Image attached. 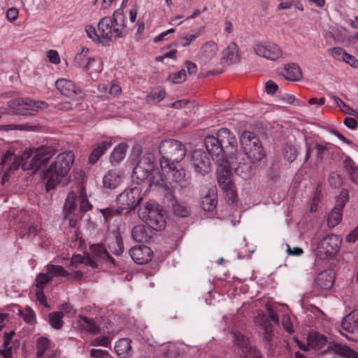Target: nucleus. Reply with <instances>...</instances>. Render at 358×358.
Listing matches in <instances>:
<instances>
[{
	"mask_svg": "<svg viewBox=\"0 0 358 358\" xmlns=\"http://www.w3.org/2000/svg\"><path fill=\"white\" fill-rule=\"evenodd\" d=\"M330 96L341 110L348 114H352L353 110L347 106L339 97L335 95H331Z\"/></svg>",
	"mask_w": 358,
	"mask_h": 358,
	"instance_id": "59",
	"label": "nucleus"
},
{
	"mask_svg": "<svg viewBox=\"0 0 358 358\" xmlns=\"http://www.w3.org/2000/svg\"><path fill=\"white\" fill-rule=\"evenodd\" d=\"M343 62L348 64L353 68H358V59H357V58L355 56L348 52L346 53V55H344L343 58Z\"/></svg>",
	"mask_w": 358,
	"mask_h": 358,
	"instance_id": "63",
	"label": "nucleus"
},
{
	"mask_svg": "<svg viewBox=\"0 0 358 358\" xmlns=\"http://www.w3.org/2000/svg\"><path fill=\"white\" fill-rule=\"evenodd\" d=\"M52 278L48 272L39 273L36 278V286L40 290H43L44 286L51 281Z\"/></svg>",
	"mask_w": 358,
	"mask_h": 358,
	"instance_id": "49",
	"label": "nucleus"
},
{
	"mask_svg": "<svg viewBox=\"0 0 358 358\" xmlns=\"http://www.w3.org/2000/svg\"><path fill=\"white\" fill-rule=\"evenodd\" d=\"M124 28V15L120 9L116 10L113 17H102L98 23L99 36L102 41H109L122 36Z\"/></svg>",
	"mask_w": 358,
	"mask_h": 358,
	"instance_id": "3",
	"label": "nucleus"
},
{
	"mask_svg": "<svg viewBox=\"0 0 358 358\" xmlns=\"http://www.w3.org/2000/svg\"><path fill=\"white\" fill-rule=\"evenodd\" d=\"M131 236L136 242H148L151 238L150 229L143 224L136 225L132 229Z\"/></svg>",
	"mask_w": 358,
	"mask_h": 358,
	"instance_id": "28",
	"label": "nucleus"
},
{
	"mask_svg": "<svg viewBox=\"0 0 358 358\" xmlns=\"http://www.w3.org/2000/svg\"><path fill=\"white\" fill-rule=\"evenodd\" d=\"M109 248L114 255L117 256L122 255L124 251V243L122 237L117 236L115 241L110 243Z\"/></svg>",
	"mask_w": 358,
	"mask_h": 358,
	"instance_id": "47",
	"label": "nucleus"
},
{
	"mask_svg": "<svg viewBox=\"0 0 358 358\" xmlns=\"http://www.w3.org/2000/svg\"><path fill=\"white\" fill-rule=\"evenodd\" d=\"M56 154V149L52 145L41 146L34 150L29 165L27 162L22 164L23 170H36Z\"/></svg>",
	"mask_w": 358,
	"mask_h": 358,
	"instance_id": "10",
	"label": "nucleus"
},
{
	"mask_svg": "<svg viewBox=\"0 0 358 358\" xmlns=\"http://www.w3.org/2000/svg\"><path fill=\"white\" fill-rule=\"evenodd\" d=\"M199 36V33L188 34L180 38V43L183 47H187L192 43L196 38Z\"/></svg>",
	"mask_w": 358,
	"mask_h": 358,
	"instance_id": "58",
	"label": "nucleus"
},
{
	"mask_svg": "<svg viewBox=\"0 0 358 358\" xmlns=\"http://www.w3.org/2000/svg\"><path fill=\"white\" fill-rule=\"evenodd\" d=\"M123 210H121V207H109L106 208H103L101 210V213L102 215L104 217L105 220L108 221L111 220L113 217L119 215Z\"/></svg>",
	"mask_w": 358,
	"mask_h": 358,
	"instance_id": "48",
	"label": "nucleus"
},
{
	"mask_svg": "<svg viewBox=\"0 0 358 358\" xmlns=\"http://www.w3.org/2000/svg\"><path fill=\"white\" fill-rule=\"evenodd\" d=\"M244 162H240L236 167H235V173L237 176L243 180H248L255 173L256 164L259 161H253L251 159L247 158V161L243 159Z\"/></svg>",
	"mask_w": 358,
	"mask_h": 358,
	"instance_id": "20",
	"label": "nucleus"
},
{
	"mask_svg": "<svg viewBox=\"0 0 358 358\" xmlns=\"http://www.w3.org/2000/svg\"><path fill=\"white\" fill-rule=\"evenodd\" d=\"M315 149L317 150V160L322 162L324 159V154L328 152L330 149V144H318L315 145Z\"/></svg>",
	"mask_w": 358,
	"mask_h": 358,
	"instance_id": "56",
	"label": "nucleus"
},
{
	"mask_svg": "<svg viewBox=\"0 0 358 358\" xmlns=\"http://www.w3.org/2000/svg\"><path fill=\"white\" fill-rule=\"evenodd\" d=\"M64 313L60 311L53 312L48 315L50 324L55 329H60L63 326Z\"/></svg>",
	"mask_w": 358,
	"mask_h": 358,
	"instance_id": "43",
	"label": "nucleus"
},
{
	"mask_svg": "<svg viewBox=\"0 0 358 358\" xmlns=\"http://www.w3.org/2000/svg\"><path fill=\"white\" fill-rule=\"evenodd\" d=\"M162 352L164 358H178L180 356L178 348L172 343L164 346Z\"/></svg>",
	"mask_w": 358,
	"mask_h": 358,
	"instance_id": "46",
	"label": "nucleus"
},
{
	"mask_svg": "<svg viewBox=\"0 0 358 358\" xmlns=\"http://www.w3.org/2000/svg\"><path fill=\"white\" fill-rule=\"evenodd\" d=\"M87 36L95 42H103L99 32L92 26H87L85 29Z\"/></svg>",
	"mask_w": 358,
	"mask_h": 358,
	"instance_id": "60",
	"label": "nucleus"
},
{
	"mask_svg": "<svg viewBox=\"0 0 358 358\" xmlns=\"http://www.w3.org/2000/svg\"><path fill=\"white\" fill-rule=\"evenodd\" d=\"M324 352L334 353L348 358H358V352L347 345L336 343L329 344Z\"/></svg>",
	"mask_w": 358,
	"mask_h": 358,
	"instance_id": "22",
	"label": "nucleus"
},
{
	"mask_svg": "<svg viewBox=\"0 0 358 358\" xmlns=\"http://www.w3.org/2000/svg\"><path fill=\"white\" fill-rule=\"evenodd\" d=\"M78 201L80 206L78 210L80 213L87 212L92 209V206L87 197L85 188L83 187L80 189Z\"/></svg>",
	"mask_w": 358,
	"mask_h": 358,
	"instance_id": "42",
	"label": "nucleus"
},
{
	"mask_svg": "<svg viewBox=\"0 0 358 358\" xmlns=\"http://www.w3.org/2000/svg\"><path fill=\"white\" fill-rule=\"evenodd\" d=\"M169 79L176 84L182 83L186 80V71L181 69L178 72L173 73L169 76Z\"/></svg>",
	"mask_w": 358,
	"mask_h": 358,
	"instance_id": "55",
	"label": "nucleus"
},
{
	"mask_svg": "<svg viewBox=\"0 0 358 358\" xmlns=\"http://www.w3.org/2000/svg\"><path fill=\"white\" fill-rule=\"evenodd\" d=\"M165 90L162 88H157L152 90L146 96V101L149 103L155 104L161 101L165 97Z\"/></svg>",
	"mask_w": 358,
	"mask_h": 358,
	"instance_id": "44",
	"label": "nucleus"
},
{
	"mask_svg": "<svg viewBox=\"0 0 358 358\" xmlns=\"http://www.w3.org/2000/svg\"><path fill=\"white\" fill-rule=\"evenodd\" d=\"M78 322L80 329L90 334H98L101 331L100 327L96 324L93 319L79 315Z\"/></svg>",
	"mask_w": 358,
	"mask_h": 358,
	"instance_id": "30",
	"label": "nucleus"
},
{
	"mask_svg": "<svg viewBox=\"0 0 358 358\" xmlns=\"http://www.w3.org/2000/svg\"><path fill=\"white\" fill-rule=\"evenodd\" d=\"M51 342L46 338L41 336L36 341V357L37 358L45 355V351L50 348Z\"/></svg>",
	"mask_w": 358,
	"mask_h": 358,
	"instance_id": "41",
	"label": "nucleus"
},
{
	"mask_svg": "<svg viewBox=\"0 0 358 358\" xmlns=\"http://www.w3.org/2000/svg\"><path fill=\"white\" fill-rule=\"evenodd\" d=\"M345 194L344 199H338L335 206L332 208L327 217V225L330 228L337 226L342 220L343 209L348 201V193L347 191H342Z\"/></svg>",
	"mask_w": 358,
	"mask_h": 358,
	"instance_id": "16",
	"label": "nucleus"
},
{
	"mask_svg": "<svg viewBox=\"0 0 358 358\" xmlns=\"http://www.w3.org/2000/svg\"><path fill=\"white\" fill-rule=\"evenodd\" d=\"M76 194L74 192H70L66 198L63 207V215L66 220H69L70 227H75L77 224L78 217L79 216V210L76 203Z\"/></svg>",
	"mask_w": 358,
	"mask_h": 358,
	"instance_id": "15",
	"label": "nucleus"
},
{
	"mask_svg": "<svg viewBox=\"0 0 358 358\" xmlns=\"http://www.w3.org/2000/svg\"><path fill=\"white\" fill-rule=\"evenodd\" d=\"M18 315L29 324H34L36 323V315L34 310L29 307H27L24 310L20 309L18 310Z\"/></svg>",
	"mask_w": 358,
	"mask_h": 358,
	"instance_id": "45",
	"label": "nucleus"
},
{
	"mask_svg": "<svg viewBox=\"0 0 358 358\" xmlns=\"http://www.w3.org/2000/svg\"><path fill=\"white\" fill-rule=\"evenodd\" d=\"M45 270L49 273L52 279L53 278L66 277L69 274L62 266L59 265L48 264L45 266Z\"/></svg>",
	"mask_w": 358,
	"mask_h": 358,
	"instance_id": "39",
	"label": "nucleus"
},
{
	"mask_svg": "<svg viewBox=\"0 0 358 358\" xmlns=\"http://www.w3.org/2000/svg\"><path fill=\"white\" fill-rule=\"evenodd\" d=\"M329 182L331 187L337 188L341 185L342 178L337 173L331 172L329 176Z\"/></svg>",
	"mask_w": 358,
	"mask_h": 358,
	"instance_id": "61",
	"label": "nucleus"
},
{
	"mask_svg": "<svg viewBox=\"0 0 358 358\" xmlns=\"http://www.w3.org/2000/svg\"><path fill=\"white\" fill-rule=\"evenodd\" d=\"M8 106L18 115H34L39 109L48 107L47 103L42 101H33L31 99H14L8 101Z\"/></svg>",
	"mask_w": 358,
	"mask_h": 358,
	"instance_id": "9",
	"label": "nucleus"
},
{
	"mask_svg": "<svg viewBox=\"0 0 358 358\" xmlns=\"http://www.w3.org/2000/svg\"><path fill=\"white\" fill-rule=\"evenodd\" d=\"M162 155L160 166L164 171L169 172L176 163L180 162L186 155V149L182 143L175 139L162 142L159 147Z\"/></svg>",
	"mask_w": 358,
	"mask_h": 358,
	"instance_id": "2",
	"label": "nucleus"
},
{
	"mask_svg": "<svg viewBox=\"0 0 358 358\" xmlns=\"http://www.w3.org/2000/svg\"><path fill=\"white\" fill-rule=\"evenodd\" d=\"M55 86L61 94L67 97L74 98L75 96H82L83 95L82 90L76 86L70 80L64 78L58 79L55 82Z\"/></svg>",
	"mask_w": 358,
	"mask_h": 358,
	"instance_id": "18",
	"label": "nucleus"
},
{
	"mask_svg": "<svg viewBox=\"0 0 358 358\" xmlns=\"http://www.w3.org/2000/svg\"><path fill=\"white\" fill-rule=\"evenodd\" d=\"M222 60L229 64H236L240 62L241 55L238 46L234 42H231L222 52Z\"/></svg>",
	"mask_w": 358,
	"mask_h": 358,
	"instance_id": "25",
	"label": "nucleus"
},
{
	"mask_svg": "<svg viewBox=\"0 0 358 358\" xmlns=\"http://www.w3.org/2000/svg\"><path fill=\"white\" fill-rule=\"evenodd\" d=\"M280 75L289 81H298L302 78V72L299 66L295 63L285 65Z\"/></svg>",
	"mask_w": 358,
	"mask_h": 358,
	"instance_id": "23",
	"label": "nucleus"
},
{
	"mask_svg": "<svg viewBox=\"0 0 358 358\" xmlns=\"http://www.w3.org/2000/svg\"><path fill=\"white\" fill-rule=\"evenodd\" d=\"M2 129L8 131V130H26V131H33L36 128L35 126L29 125L27 124H7L1 126Z\"/></svg>",
	"mask_w": 358,
	"mask_h": 358,
	"instance_id": "52",
	"label": "nucleus"
},
{
	"mask_svg": "<svg viewBox=\"0 0 358 358\" xmlns=\"http://www.w3.org/2000/svg\"><path fill=\"white\" fill-rule=\"evenodd\" d=\"M217 51V44L213 41H209L201 47L197 57L201 62L207 64L216 56Z\"/></svg>",
	"mask_w": 358,
	"mask_h": 358,
	"instance_id": "19",
	"label": "nucleus"
},
{
	"mask_svg": "<svg viewBox=\"0 0 358 358\" xmlns=\"http://www.w3.org/2000/svg\"><path fill=\"white\" fill-rule=\"evenodd\" d=\"M153 252L146 245L134 246L129 250V255L132 260L137 264H144L150 262Z\"/></svg>",
	"mask_w": 358,
	"mask_h": 358,
	"instance_id": "17",
	"label": "nucleus"
},
{
	"mask_svg": "<svg viewBox=\"0 0 358 358\" xmlns=\"http://www.w3.org/2000/svg\"><path fill=\"white\" fill-rule=\"evenodd\" d=\"M284 158L289 162H292L296 159L297 152L293 145H287L283 149Z\"/></svg>",
	"mask_w": 358,
	"mask_h": 358,
	"instance_id": "51",
	"label": "nucleus"
},
{
	"mask_svg": "<svg viewBox=\"0 0 358 358\" xmlns=\"http://www.w3.org/2000/svg\"><path fill=\"white\" fill-rule=\"evenodd\" d=\"M20 164L21 160L9 152L3 156L1 162V164L6 167L8 171L17 169Z\"/></svg>",
	"mask_w": 358,
	"mask_h": 358,
	"instance_id": "36",
	"label": "nucleus"
},
{
	"mask_svg": "<svg viewBox=\"0 0 358 358\" xmlns=\"http://www.w3.org/2000/svg\"><path fill=\"white\" fill-rule=\"evenodd\" d=\"M131 340L128 338L119 339L115 345V351L120 358H128L133 354Z\"/></svg>",
	"mask_w": 358,
	"mask_h": 358,
	"instance_id": "24",
	"label": "nucleus"
},
{
	"mask_svg": "<svg viewBox=\"0 0 358 358\" xmlns=\"http://www.w3.org/2000/svg\"><path fill=\"white\" fill-rule=\"evenodd\" d=\"M162 173L159 171L153 169L152 173H150L149 178L150 186H156V187H164L166 185L165 182V173H169L168 171H164L162 169Z\"/></svg>",
	"mask_w": 358,
	"mask_h": 358,
	"instance_id": "37",
	"label": "nucleus"
},
{
	"mask_svg": "<svg viewBox=\"0 0 358 358\" xmlns=\"http://www.w3.org/2000/svg\"><path fill=\"white\" fill-rule=\"evenodd\" d=\"M341 326L344 330L350 333L358 331V310H353L342 320Z\"/></svg>",
	"mask_w": 358,
	"mask_h": 358,
	"instance_id": "29",
	"label": "nucleus"
},
{
	"mask_svg": "<svg viewBox=\"0 0 358 358\" xmlns=\"http://www.w3.org/2000/svg\"><path fill=\"white\" fill-rule=\"evenodd\" d=\"M91 256L99 262H110L115 265L114 259L109 255L101 244L93 245L91 248Z\"/></svg>",
	"mask_w": 358,
	"mask_h": 358,
	"instance_id": "27",
	"label": "nucleus"
},
{
	"mask_svg": "<svg viewBox=\"0 0 358 358\" xmlns=\"http://www.w3.org/2000/svg\"><path fill=\"white\" fill-rule=\"evenodd\" d=\"M74 161V155L71 151L59 154L54 162L48 169L41 172V178L46 183V189H54L69 173Z\"/></svg>",
	"mask_w": 358,
	"mask_h": 358,
	"instance_id": "1",
	"label": "nucleus"
},
{
	"mask_svg": "<svg viewBox=\"0 0 358 358\" xmlns=\"http://www.w3.org/2000/svg\"><path fill=\"white\" fill-rule=\"evenodd\" d=\"M127 145L125 143H120L113 149L110 156V162L112 164H116L123 160L125 157Z\"/></svg>",
	"mask_w": 358,
	"mask_h": 358,
	"instance_id": "34",
	"label": "nucleus"
},
{
	"mask_svg": "<svg viewBox=\"0 0 358 358\" xmlns=\"http://www.w3.org/2000/svg\"><path fill=\"white\" fill-rule=\"evenodd\" d=\"M88 51L89 50L87 48L86 50L83 49L80 52L76 55L74 59V64L76 66L83 69L85 62L87 61L86 59L88 58V57H87Z\"/></svg>",
	"mask_w": 358,
	"mask_h": 358,
	"instance_id": "53",
	"label": "nucleus"
},
{
	"mask_svg": "<svg viewBox=\"0 0 358 358\" xmlns=\"http://www.w3.org/2000/svg\"><path fill=\"white\" fill-rule=\"evenodd\" d=\"M173 211L176 215L185 217L190 215V208L184 202L175 201L173 203Z\"/></svg>",
	"mask_w": 358,
	"mask_h": 358,
	"instance_id": "40",
	"label": "nucleus"
},
{
	"mask_svg": "<svg viewBox=\"0 0 358 358\" xmlns=\"http://www.w3.org/2000/svg\"><path fill=\"white\" fill-rule=\"evenodd\" d=\"M169 173L171 174L173 180L180 187H186L189 185V176H187L185 170L182 169H176L174 166L171 167Z\"/></svg>",
	"mask_w": 358,
	"mask_h": 358,
	"instance_id": "33",
	"label": "nucleus"
},
{
	"mask_svg": "<svg viewBox=\"0 0 358 358\" xmlns=\"http://www.w3.org/2000/svg\"><path fill=\"white\" fill-rule=\"evenodd\" d=\"M141 200V189L137 187L125 189L117 198L121 210H126L134 209Z\"/></svg>",
	"mask_w": 358,
	"mask_h": 358,
	"instance_id": "13",
	"label": "nucleus"
},
{
	"mask_svg": "<svg viewBox=\"0 0 358 358\" xmlns=\"http://www.w3.org/2000/svg\"><path fill=\"white\" fill-rule=\"evenodd\" d=\"M217 205V201L210 196L203 198L201 203L203 209L206 211H213Z\"/></svg>",
	"mask_w": 358,
	"mask_h": 358,
	"instance_id": "54",
	"label": "nucleus"
},
{
	"mask_svg": "<svg viewBox=\"0 0 358 358\" xmlns=\"http://www.w3.org/2000/svg\"><path fill=\"white\" fill-rule=\"evenodd\" d=\"M217 139L224 148L228 146H234L236 144V137L227 128H221L217 133Z\"/></svg>",
	"mask_w": 358,
	"mask_h": 358,
	"instance_id": "31",
	"label": "nucleus"
},
{
	"mask_svg": "<svg viewBox=\"0 0 358 358\" xmlns=\"http://www.w3.org/2000/svg\"><path fill=\"white\" fill-rule=\"evenodd\" d=\"M267 319L265 316H262L261 317V326L263 327L264 330V339L267 342H271L272 341V338L273 336V329L271 324H266Z\"/></svg>",
	"mask_w": 358,
	"mask_h": 358,
	"instance_id": "50",
	"label": "nucleus"
},
{
	"mask_svg": "<svg viewBox=\"0 0 358 358\" xmlns=\"http://www.w3.org/2000/svg\"><path fill=\"white\" fill-rule=\"evenodd\" d=\"M241 150L247 158L260 161L264 156L263 147L259 139L250 131H243L240 137Z\"/></svg>",
	"mask_w": 358,
	"mask_h": 358,
	"instance_id": "6",
	"label": "nucleus"
},
{
	"mask_svg": "<svg viewBox=\"0 0 358 358\" xmlns=\"http://www.w3.org/2000/svg\"><path fill=\"white\" fill-rule=\"evenodd\" d=\"M110 343V339L107 336H101L96 337L92 341L91 345L94 346L108 347Z\"/></svg>",
	"mask_w": 358,
	"mask_h": 358,
	"instance_id": "57",
	"label": "nucleus"
},
{
	"mask_svg": "<svg viewBox=\"0 0 358 358\" xmlns=\"http://www.w3.org/2000/svg\"><path fill=\"white\" fill-rule=\"evenodd\" d=\"M329 52L331 56L336 60L343 61V58L345 55H346V52L341 48L336 47L333 48L329 50Z\"/></svg>",
	"mask_w": 358,
	"mask_h": 358,
	"instance_id": "62",
	"label": "nucleus"
},
{
	"mask_svg": "<svg viewBox=\"0 0 358 358\" xmlns=\"http://www.w3.org/2000/svg\"><path fill=\"white\" fill-rule=\"evenodd\" d=\"M205 145L210 155L217 157V159L224 157L220 155L222 153L223 148L215 136H207L205 138Z\"/></svg>",
	"mask_w": 358,
	"mask_h": 358,
	"instance_id": "26",
	"label": "nucleus"
},
{
	"mask_svg": "<svg viewBox=\"0 0 358 358\" xmlns=\"http://www.w3.org/2000/svg\"><path fill=\"white\" fill-rule=\"evenodd\" d=\"M90 355L94 358H106L109 355V353L108 351L101 349H92Z\"/></svg>",
	"mask_w": 358,
	"mask_h": 358,
	"instance_id": "64",
	"label": "nucleus"
},
{
	"mask_svg": "<svg viewBox=\"0 0 358 358\" xmlns=\"http://www.w3.org/2000/svg\"><path fill=\"white\" fill-rule=\"evenodd\" d=\"M335 280V273L331 270H325L320 273L315 280V286L324 289H330Z\"/></svg>",
	"mask_w": 358,
	"mask_h": 358,
	"instance_id": "21",
	"label": "nucleus"
},
{
	"mask_svg": "<svg viewBox=\"0 0 358 358\" xmlns=\"http://www.w3.org/2000/svg\"><path fill=\"white\" fill-rule=\"evenodd\" d=\"M121 181V176L113 171H109L103 178V187L109 189L116 188Z\"/></svg>",
	"mask_w": 358,
	"mask_h": 358,
	"instance_id": "35",
	"label": "nucleus"
},
{
	"mask_svg": "<svg viewBox=\"0 0 358 358\" xmlns=\"http://www.w3.org/2000/svg\"><path fill=\"white\" fill-rule=\"evenodd\" d=\"M343 165L350 176L351 180L354 182H357L358 180V166L349 156L345 157L343 161Z\"/></svg>",
	"mask_w": 358,
	"mask_h": 358,
	"instance_id": "38",
	"label": "nucleus"
},
{
	"mask_svg": "<svg viewBox=\"0 0 358 358\" xmlns=\"http://www.w3.org/2000/svg\"><path fill=\"white\" fill-rule=\"evenodd\" d=\"M233 340L237 353L241 358H262L259 351L250 345L249 339L240 332L233 331Z\"/></svg>",
	"mask_w": 358,
	"mask_h": 358,
	"instance_id": "11",
	"label": "nucleus"
},
{
	"mask_svg": "<svg viewBox=\"0 0 358 358\" xmlns=\"http://www.w3.org/2000/svg\"><path fill=\"white\" fill-rule=\"evenodd\" d=\"M139 217L150 227L156 231H162L166 227V220L162 213V209L156 201H149L138 210Z\"/></svg>",
	"mask_w": 358,
	"mask_h": 358,
	"instance_id": "4",
	"label": "nucleus"
},
{
	"mask_svg": "<svg viewBox=\"0 0 358 358\" xmlns=\"http://www.w3.org/2000/svg\"><path fill=\"white\" fill-rule=\"evenodd\" d=\"M253 50L258 56L271 61L284 57L282 49L275 43L264 45L261 43H257L254 45Z\"/></svg>",
	"mask_w": 358,
	"mask_h": 358,
	"instance_id": "14",
	"label": "nucleus"
},
{
	"mask_svg": "<svg viewBox=\"0 0 358 358\" xmlns=\"http://www.w3.org/2000/svg\"><path fill=\"white\" fill-rule=\"evenodd\" d=\"M190 164L198 174L205 176L211 171L210 159L203 150H194L190 157Z\"/></svg>",
	"mask_w": 358,
	"mask_h": 358,
	"instance_id": "12",
	"label": "nucleus"
},
{
	"mask_svg": "<svg viewBox=\"0 0 358 358\" xmlns=\"http://www.w3.org/2000/svg\"><path fill=\"white\" fill-rule=\"evenodd\" d=\"M155 168V156L151 152L144 153L138 160L132 171V179L137 184L144 182Z\"/></svg>",
	"mask_w": 358,
	"mask_h": 358,
	"instance_id": "7",
	"label": "nucleus"
},
{
	"mask_svg": "<svg viewBox=\"0 0 358 358\" xmlns=\"http://www.w3.org/2000/svg\"><path fill=\"white\" fill-rule=\"evenodd\" d=\"M217 182L223 192L230 195L231 203H234L236 201V195L235 194L234 183L231 179L230 164L224 157L217 159Z\"/></svg>",
	"mask_w": 358,
	"mask_h": 358,
	"instance_id": "5",
	"label": "nucleus"
},
{
	"mask_svg": "<svg viewBox=\"0 0 358 358\" xmlns=\"http://www.w3.org/2000/svg\"><path fill=\"white\" fill-rule=\"evenodd\" d=\"M111 145V141H105L99 143L96 148L92 151L89 157V162L92 164H95Z\"/></svg>",
	"mask_w": 358,
	"mask_h": 358,
	"instance_id": "32",
	"label": "nucleus"
},
{
	"mask_svg": "<svg viewBox=\"0 0 358 358\" xmlns=\"http://www.w3.org/2000/svg\"><path fill=\"white\" fill-rule=\"evenodd\" d=\"M342 239L336 234L327 235L318 243L316 253L320 259L334 257L340 250Z\"/></svg>",
	"mask_w": 358,
	"mask_h": 358,
	"instance_id": "8",
	"label": "nucleus"
}]
</instances>
